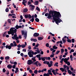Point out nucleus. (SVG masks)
<instances>
[{
	"label": "nucleus",
	"mask_w": 76,
	"mask_h": 76,
	"mask_svg": "<svg viewBox=\"0 0 76 76\" xmlns=\"http://www.w3.org/2000/svg\"><path fill=\"white\" fill-rule=\"evenodd\" d=\"M12 68H13V69H15V68H16V65H14L12 66Z\"/></svg>",
	"instance_id": "13d9d810"
},
{
	"label": "nucleus",
	"mask_w": 76,
	"mask_h": 76,
	"mask_svg": "<svg viewBox=\"0 0 76 76\" xmlns=\"http://www.w3.org/2000/svg\"><path fill=\"white\" fill-rule=\"evenodd\" d=\"M60 50H57L56 53V54H58V53H60Z\"/></svg>",
	"instance_id": "de8ad7c7"
},
{
	"label": "nucleus",
	"mask_w": 76,
	"mask_h": 76,
	"mask_svg": "<svg viewBox=\"0 0 76 76\" xmlns=\"http://www.w3.org/2000/svg\"><path fill=\"white\" fill-rule=\"evenodd\" d=\"M31 59L32 60H33V61H37V60H36L34 58H32Z\"/></svg>",
	"instance_id": "a18cd8bd"
},
{
	"label": "nucleus",
	"mask_w": 76,
	"mask_h": 76,
	"mask_svg": "<svg viewBox=\"0 0 76 76\" xmlns=\"http://www.w3.org/2000/svg\"><path fill=\"white\" fill-rule=\"evenodd\" d=\"M2 70H3V72H4V73L6 71V69H5V68H3Z\"/></svg>",
	"instance_id": "6e6d98bb"
},
{
	"label": "nucleus",
	"mask_w": 76,
	"mask_h": 76,
	"mask_svg": "<svg viewBox=\"0 0 76 76\" xmlns=\"http://www.w3.org/2000/svg\"><path fill=\"white\" fill-rule=\"evenodd\" d=\"M48 72L49 73H50V74H52V72H51V71L50 69H49L48 70Z\"/></svg>",
	"instance_id": "c85d7f7f"
},
{
	"label": "nucleus",
	"mask_w": 76,
	"mask_h": 76,
	"mask_svg": "<svg viewBox=\"0 0 76 76\" xmlns=\"http://www.w3.org/2000/svg\"><path fill=\"white\" fill-rule=\"evenodd\" d=\"M25 18L26 19H27L28 18V15H25Z\"/></svg>",
	"instance_id": "603ef678"
},
{
	"label": "nucleus",
	"mask_w": 76,
	"mask_h": 76,
	"mask_svg": "<svg viewBox=\"0 0 76 76\" xmlns=\"http://www.w3.org/2000/svg\"><path fill=\"white\" fill-rule=\"evenodd\" d=\"M18 38L20 39H22V36L20 35L18 36Z\"/></svg>",
	"instance_id": "e2e57ef3"
},
{
	"label": "nucleus",
	"mask_w": 76,
	"mask_h": 76,
	"mask_svg": "<svg viewBox=\"0 0 76 76\" xmlns=\"http://www.w3.org/2000/svg\"><path fill=\"white\" fill-rule=\"evenodd\" d=\"M38 63H39V61H37L34 62V64H35V65H36V66H37V67H38Z\"/></svg>",
	"instance_id": "4468645a"
},
{
	"label": "nucleus",
	"mask_w": 76,
	"mask_h": 76,
	"mask_svg": "<svg viewBox=\"0 0 76 76\" xmlns=\"http://www.w3.org/2000/svg\"><path fill=\"white\" fill-rule=\"evenodd\" d=\"M51 14L53 20L55 21L56 23L58 25L59 24L58 23L63 22L60 18L61 17V15L60 12L56 11L50 10L48 13V15H51Z\"/></svg>",
	"instance_id": "f257e3e1"
},
{
	"label": "nucleus",
	"mask_w": 76,
	"mask_h": 76,
	"mask_svg": "<svg viewBox=\"0 0 76 76\" xmlns=\"http://www.w3.org/2000/svg\"><path fill=\"white\" fill-rule=\"evenodd\" d=\"M71 41L72 43H74V42H75V39H72Z\"/></svg>",
	"instance_id": "49530a36"
},
{
	"label": "nucleus",
	"mask_w": 76,
	"mask_h": 76,
	"mask_svg": "<svg viewBox=\"0 0 76 76\" xmlns=\"http://www.w3.org/2000/svg\"><path fill=\"white\" fill-rule=\"evenodd\" d=\"M48 67H51V66H53V65H52L51 64H49V65H48Z\"/></svg>",
	"instance_id": "864d4df0"
},
{
	"label": "nucleus",
	"mask_w": 76,
	"mask_h": 76,
	"mask_svg": "<svg viewBox=\"0 0 76 76\" xmlns=\"http://www.w3.org/2000/svg\"><path fill=\"white\" fill-rule=\"evenodd\" d=\"M36 57L37 58H39V57H41V55L40 54H38V55H37L36 56Z\"/></svg>",
	"instance_id": "ea45409f"
},
{
	"label": "nucleus",
	"mask_w": 76,
	"mask_h": 76,
	"mask_svg": "<svg viewBox=\"0 0 76 76\" xmlns=\"http://www.w3.org/2000/svg\"><path fill=\"white\" fill-rule=\"evenodd\" d=\"M58 64V62H56L55 64H54V66H56V67H58V65H57Z\"/></svg>",
	"instance_id": "cd10ccee"
},
{
	"label": "nucleus",
	"mask_w": 76,
	"mask_h": 76,
	"mask_svg": "<svg viewBox=\"0 0 76 76\" xmlns=\"http://www.w3.org/2000/svg\"><path fill=\"white\" fill-rule=\"evenodd\" d=\"M14 65H16V64H17V62L15 61L14 62Z\"/></svg>",
	"instance_id": "338daca9"
},
{
	"label": "nucleus",
	"mask_w": 76,
	"mask_h": 76,
	"mask_svg": "<svg viewBox=\"0 0 76 76\" xmlns=\"http://www.w3.org/2000/svg\"><path fill=\"white\" fill-rule=\"evenodd\" d=\"M39 44H38V43H37V44L35 45L36 47H38V46H39Z\"/></svg>",
	"instance_id": "0e129e2a"
},
{
	"label": "nucleus",
	"mask_w": 76,
	"mask_h": 76,
	"mask_svg": "<svg viewBox=\"0 0 76 76\" xmlns=\"http://www.w3.org/2000/svg\"><path fill=\"white\" fill-rule=\"evenodd\" d=\"M42 73H44V72H47V69L46 68L44 69H42Z\"/></svg>",
	"instance_id": "4be33fe9"
},
{
	"label": "nucleus",
	"mask_w": 76,
	"mask_h": 76,
	"mask_svg": "<svg viewBox=\"0 0 76 76\" xmlns=\"http://www.w3.org/2000/svg\"><path fill=\"white\" fill-rule=\"evenodd\" d=\"M6 34H7V32H4L3 34V37H5V36H6Z\"/></svg>",
	"instance_id": "473e14b6"
},
{
	"label": "nucleus",
	"mask_w": 76,
	"mask_h": 76,
	"mask_svg": "<svg viewBox=\"0 0 76 76\" xmlns=\"http://www.w3.org/2000/svg\"><path fill=\"white\" fill-rule=\"evenodd\" d=\"M10 46H11V47H14V45H13V43H12L10 44Z\"/></svg>",
	"instance_id": "58836bf2"
},
{
	"label": "nucleus",
	"mask_w": 76,
	"mask_h": 76,
	"mask_svg": "<svg viewBox=\"0 0 76 76\" xmlns=\"http://www.w3.org/2000/svg\"><path fill=\"white\" fill-rule=\"evenodd\" d=\"M28 9L27 8H25L23 10V12L24 13H26L28 12Z\"/></svg>",
	"instance_id": "9b49d317"
},
{
	"label": "nucleus",
	"mask_w": 76,
	"mask_h": 76,
	"mask_svg": "<svg viewBox=\"0 0 76 76\" xmlns=\"http://www.w3.org/2000/svg\"><path fill=\"white\" fill-rule=\"evenodd\" d=\"M70 58L71 61H73V57H72V55H71L70 56Z\"/></svg>",
	"instance_id": "a878e982"
},
{
	"label": "nucleus",
	"mask_w": 76,
	"mask_h": 76,
	"mask_svg": "<svg viewBox=\"0 0 76 76\" xmlns=\"http://www.w3.org/2000/svg\"><path fill=\"white\" fill-rule=\"evenodd\" d=\"M36 10H38V11H39V12L40 11V9H39V8L38 7H37L36 8Z\"/></svg>",
	"instance_id": "c756f323"
},
{
	"label": "nucleus",
	"mask_w": 76,
	"mask_h": 76,
	"mask_svg": "<svg viewBox=\"0 0 76 76\" xmlns=\"http://www.w3.org/2000/svg\"><path fill=\"white\" fill-rule=\"evenodd\" d=\"M27 64L28 65H31V64H32V61L31 60H28L27 61Z\"/></svg>",
	"instance_id": "423d86ee"
},
{
	"label": "nucleus",
	"mask_w": 76,
	"mask_h": 76,
	"mask_svg": "<svg viewBox=\"0 0 76 76\" xmlns=\"http://www.w3.org/2000/svg\"><path fill=\"white\" fill-rule=\"evenodd\" d=\"M38 71L37 70H35L34 72V73L35 74H37V73H38Z\"/></svg>",
	"instance_id": "72a5a7b5"
},
{
	"label": "nucleus",
	"mask_w": 76,
	"mask_h": 76,
	"mask_svg": "<svg viewBox=\"0 0 76 76\" xmlns=\"http://www.w3.org/2000/svg\"><path fill=\"white\" fill-rule=\"evenodd\" d=\"M51 72L53 73V74L55 75V76H56L57 75H58V74H59V73L57 72H55V70L54 69H53L52 70Z\"/></svg>",
	"instance_id": "39448f33"
},
{
	"label": "nucleus",
	"mask_w": 76,
	"mask_h": 76,
	"mask_svg": "<svg viewBox=\"0 0 76 76\" xmlns=\"http://www.w3.org/2000/svg\"><path fill=\"white\" fill-rule=\"evenodd\" d=\"M69 59H70V58H69V57H68L67 58H64V60L66 61H68V60H69Z\"/></svg>",
	"instance_id": "c9c22d12"
},
{
	"label": "nucleus",
	"mask_w": 76,
	"mask_h": 76,
	"mask_svg": "<svg viewBox=\"0 0 76 76\" xmlns=\"http://www.w3.org/2000/svg\"><path fill=\"white\" fill-rule=\"evenodd\" d=\"M28 17L29 19H31L32 18V16L30 14L28 15Z\"/></svg>",
	"instance_id": "e433bc0d"
},
{
	"label": "nucleus",
	"mask_w": 76,
	"mask_h": 76,
	"mask_svg": "<svg viewBox=\"0 0 76 76\" xmlns=\"http://www.w3.org/2000/svg\"><path fill=\"white\" fill-rule=\"evenodd\" d=\"M21 47L23 48H24V47H26V45H21Z\"/></svg>",
	"instance_id": "f704fd0d"
},
{
	"label": "nucleus",
	"mask_w": 76,
	"mask_h": 76,
	"mask_svg": "<svg viewBox=\"0 0 76 76\" xmlns=\"http://www.w3.org/2000/svg\"><path fill=\"white\" fill-rule=\"evenodd\" d=\"M11 48H12V47L10 45H9L8 49H9V50H10Z\"/></svg>",
	"instance_id": "052dcab7"
},
{
	"label": "nucleus",
	"mask_w": 76,
	"mask_h": 76,
	"mask_svg": "<svg viewBox=\"0 0 76 76\" xmlns=\"http://www.w3.org/2000/svg\"><path fill=\"white\" fill-rule=\"evenodd\" d=\"M10 58V57H9V56H6L5 58V59L7 60H9Z\"/></svg>",
	"instance_id": "b1692460"
},
{
	"label": "nucleus",
	"mask_w": 76,
	"mask_h": 76,
	"mask_svg": "<svg viewBox=\"0 0 76 76\" xmlns=\"http://www.w3.org/2000/svg\"><path fill=\"white\" fill-rule=\"evenodd\" d=\"M41 60H42V61H45V57H44L43 58L42 57H41Z\"/></svg>",
	"instance_id": "5701e85b"
},
{
	"label": "nucleus",
	"mask_w": 76,
	"mask_h": 76,
	"mask_svg": "<svg viewBox=\"0 0 76 76\" xmlns=\"http://www.w3.org/2000/svg\"><path fill=\"white\" fill-rule=\"evenodd\" d=\"M67 41L68 42H70V43L72 42L71 41V39H67Z\"/></svg>",
	"instance_id": "4c0bfd02"
},
{
	"label": "nucleus",
	"mask_w": 76,
	"mask_h": 76,
	"mask_svg": "<svg viewBox=\"0 0 76 76\" xmlns=\"http://www.w3.org/2000/svg\"><path fill=\"white\" fill-rule=\"evenodd\" d=\"M22 4H23V5H24V6H26V4H25V2L23 1Z\"/></svg>",
	"instance_id": "4d7b16f0"
},
{
	"label": "nucleus",
	"mask_w": 76,
	"mask_h": 76,
	"mask_svg": "<svg viewBox=\"0 0 76 76\" xmlns=\"http://www.w3.org/2000/svg\"><path fill=\"white\" fill-rule=\"evenodd\" d=\"M61 54H63V53L64 52V49H61Z\"/></svg>",
	"instance_id": "2f4dec72"
},
{
	"label": "nucleus",
	"mask_w": 76,
	"mask_h": 76,
	"mask_svg": "<svg viewBox=\"0 0 76 76\" xmlns=\"http://www.w3.org/2000/svg\"><path fill=\"white\" fill-rule=\"evenodd\" d=\"M28 48L29 50H31V46H28Z\"/></svg>",
	"instance_id": "680f3d73"
},
{
	"label": "nucleus",
	"mask_w": 76,
	"mask_h": 76,
	"mask_svg": "<svg viewBox=\"0 0 76 76\" xmlns=\"http://www.w3.org/2000/svg\"><path fill=\"white\" fill-rule=\"evenodd\" d=\"M17 47L18 48H20L21 47V46L20 45V44H19L18 45H17Z\"/></svg>",
	"instance_id": "3c124183"
},
{
	"label": "nucleus",
	"mask_w": 76,
	"mask_h": 76,
	"mask_svg": "<svg viewBox=\"0 0 76 76\" xmlns=\"http://www.w3.org/2000/svg\"><path fill=\"white\" fill-rule=\"evenodd\" d=\"M35 20L37 22H39V20L38 18H36L35 19Z\"/></svg>",
	"instance_id": "6ab92c4d"
},
{
	"label": "nucleus",
	"mask_w": 76,
	"mask_h": 76,
	"mask_svg": "<svg viewBox=\"0 0 76 76\" xmlns=\"http://www.w3.org/2000/svg\"><path fill=\"white\" fill-rule=\"evenodd\" d=\"M10 31H11L12 33V36L14 35V34H16V32H17V29L15 28V27H11L10 28Z\"/></svg>",
	"instance_id": "f03ea898"
},
{
	"label": "nucleus",
	"mask_w": 76,
	"mask_h": 76,
	"mask_svg": "<svg viewBox=\"0 0 76 76\" xmlns=\"http://www.w3.org/2000/svg\"><path fill=\"white\" fill-rule=\"evenodd\" d=\"M43 76H48L47 74V73H44L43 75Z\"/></svg>",
	"instance_id": "774afa93"
},
{
	"label": "nucleus",
	"mask_w": 76,
	"mask_h": 76,
	"mask_svg": "<svg viewBox=\"0 0 76 76\" xmlns=\"http://www.w3.org/2000/svg\"><path fill=\"white\" fill-rule=\"evenodd\" d=\"M33 41L35 42H37V39H34Z\"/></svg>",
	"instance_id": "bf43d9fd"
},
{
	"label": "nucleus",
	"mask_w": 76,
	"mask_h": 76,
	"mask_svg": "<svg viewBox=\"0 0 76 76\" xmlns=\"http://www.w3.org/2000/svg\"><path fill=\"white\" fill-rule=\"evenodd\" d=\"M27 36V33H25L24 34V37L25 38V39H26V37Z\"/></svg>",
	"instance_id": "bb28decb"
},
{
	"label": "nucleus",
	"mask_w": 76,
	"mask_h": 76,
	"mask_svg": "<svg viewBox=\"0 0 76 76\" xmlns=\"http://www.w3.org/2000/svg\"><path fill=\"white\" fill-rule=\"evenodd\" d=\"M16 70L15 71V73L16 74L18 72H19V68L18 67L16 68H15Z\"/></svg>",
	"instance_id": "1a4fd4ad"
},
{
	"label": "nucleus",
	"mask_w": 76,
	"mask_h": 76,
	"mask_svg": "<svg viewBox=\"0 0 76 76\" xmlns=\"http://www.w3.org/2000/svg\"><path fill=\"white\" fill-rule=\"evenodd\" d=\"M29 72L30 73H32L33 72L31 70V69L29 70Z\"/></svg>",
	"instance_id": "5fc2aeb1"
},
{
	"label": "nucleus",
	"mask_w": 76,
	"mask_h": 76,
	"mask_svg": "<svg viewBox=\"0 0 76 76\" xmlns=\"http://www.w3.org/2000/svg\"><path fill=\"white\" fill-rule=\"evenodd\" d=\"M28 55H29V57H33V55L32 54L31 51H30L28 53Z\"/></svg>",
	"instance_id": "0eeeda50"
},
{
	"label": "nucleus",
	"mask_w": 76,
	"mask_h": 76,
	"mask_svg": "<svg viewBox=\"0 0 76 76\" xmlns=\"http://www.w3.org/2000/svg\"><path fill=\"white\" fill-rule=\"evenodd\" d=\"M47 75L48 76H49V75H51V76H53L52 74H50L49 72H48V73L47 74Z\"/></svg>",
	"instance_id": "37998d69"
},
{
	"label": "nucleus",
	"mask_w": 76,
	"mask_h": 76,
	"mask_svg": "<svg viewBox=\"0 0 76 76\" xmlns=\"http://www.w3.org/2000/svg\"><path fill=\"white\" fill-rule=\"evenodd\" d=\"M53 17V16H52V15H48V19H51V18H52Z\"/></svg>",
	"instance_id": "412c9836"
},
{
	"label": "nucleus",
	"mask_w": 76,
	"mask_h": 76,
	"mask_svg": "<svg viewBox=\"0 0 76 76\" xmlns=\"http://www.w3.org/2000/svg\"><path fill=\"white\" fill-rule=\"evenodd\" d=\"M7 67L8 69H11L12 67V66L11 65H8L7 66Z\"/></svg>",
	"instance_id": "dca6fc26"
},
{
	"label": "nucleus",
	"mask_w": 76,
	"mask_h": 76,
	"mask_svg": "<svg viewBox=\"0 0 76 76\" xmlns=\"http://www.w3.org/2000/svg\"><path fill=\"white\" fill-rule=\"evenodd\" d=\"M39 34L38 33H35L33 34V36L34 37H38L39 36Z\"/></svg>",
	"instance_id": "6e6552de"
},
{
	"label": "nucleus",
	"mask_w": 76,
	"mask_h": 76,
	"mask_svg": "<svg viewBox=\"0 0 76 76\" xmlns=\"http://www.w3.org/2000/svg\"><path fill=\"white\" fill-rule=\"evenodd\" d=\"M63 67L64 68H65V69H66V68H67L66 70H67V72L68 73H69V75H72V71L70 70H69V69H70V68H69V66L66 65H63Z\"/></svg>",
	"instance_id": "7ed1b4c3"
},
{
	"label": "nucleus",
	"mask_w": 76,
	"mask_h": 76,
	"mask_svg": "<svg viewBox=\"0 0 76 76\" xmlns=\"http://www.w3.org/2000/svg\"><path fill=\"white\" fill-rule=\"evenodd\" d=\"M29 6L30 7V10H31V11H33L35 9V6L34 5H33L32 4L30 5Z\"/></svg>",
	"instance_id": "20e7f679"
},
{
	"label": "nucleus",
	"mask_w": 76,
	"mask_h": 76,
	"mask_svg": "<svg viewBox=\"0 0 76 76\" xmlns=\"http://www.w3.org/2000/svg\"><path fill=\"white\" fill-rule=\"evenodd\" d=\"M5 11L6 12H8L9 11V8L8 7L5 10Z\"/></svg>",
	"instance_id": "7c9ffc66"
},
{
	"label": "nucleus",
	"mask_w": 76,
	"mask_h": 76,
	"mask_svg": "<svg viewBox=\"0 0 76 76\" xmlns=\"http://www.w3.org/2000/svg\"><path fill=\"white\" fill-rule=\"evenodd\" d=\"M45 58L47 60H51V58L50 57H45Z\"/></svg>",
	"instance_id": "f8f14e48"
},
{
	"label": "nucleus",
	"mask_w": 76,
	"mask_h": 76,
	"mask_svg": "<svg viewBox=\"0 0 76 76\" xmlns=\"http://www.w3.org/2000/svg\"><path fill=\"white\" fill-rule=\"evenodd\" d=\"M15 28L16 29H19V26L18 25H17L15 26Z\"/></svg>",
	"instance_id": "a19ab883"
},
{
	"label": "nucleus",
	"mask_w": 76,
	"mask_h": 76,
	"mask_svg": "<svg viewBox=\"0 0 76 76\" xmlns=\"http://www.w3.org/2000/svg\"><path fill=\"white\" fill-rule=\"evenodd\" d=\"M8 23L10 24H12V22H11V20L10 19H8L7 20Z\"/></svg>",
	"instance_id": "a211bd4d"
},
{
	"label": "nucleus",
	"mask_w": 76,
	"mask_h": 76,
	"mask_svg": "<svg viewBox=\"0 0 76 76\" xmlns=\"http://www.w3.org/2000/svg\"><path fill=\"white\" fill-rule=\"evenodd\" d=\"M53 49H55V50H56V49H57V48H58L56 46V45H54L53 47Z\"/></svg>",
	"instance_id": "aec40b11"
},
{
	"label": "nucleus",
	"mask_w": 76,
	"mask_h": 76,
	"mask_svg": "<svg viewBox=\"0 0 76 76\" xmlns=\"http://www.w3.org/2000/svg\"><path fill=\"white\" fill-rule=\"evenodd\" d=\"M12 38L13 39H16V40H18L19 39V37H16L15 38H14V37H13V36H12Z\"/></svg>",
	"instance_id": "9d476101"
},
{
	"label": "nucleus",
	"mask_w": 76,
	"mask_h": 76,
	"mask_svg": "<svg viewBox=\"0 0 76 76\" xmlns=\"http://www.w3.org/2000/svg\"><path fill=\"white\" fill-rule=\"evenodd\" d=\"M46 47H49V44L48 43H47L46 44Z\"/></svg>",
	"instance_id": "8fccbe9b"
},
{
	"label": "nucleus",
	"mask_w": 76,
	"mask_h": 76,
	"mask_svg": "<svg viewBox=\"0 0 76 76\" xmlns=\"http://www.w3.org/2000/svg\"><path fill=\"white\" fill-rule=\"evenodd\" d=\"M64 63H65L66 64H67V63H68V61H67L64 60Z\"/></svg>",
	"instance_id": "09e8293b"
},
{
	"label": "nucleus",
	"mask_w": 76,
	"mask_h": 76,
	"mask_svg": "<svg viewBox=\"0 0 76 76\" xmlns=\"http://www.w3.org/2000/svg\"><path fill=\"white\" fill-rule=\"evenodd\" d=\"M38 1H36L34 2V4L35 5H38Z\"/></svg>",
	"instance_id": "f3484780"
},
{
	"label": "nucleus",
	"mask_w": 76,
	"mask_h": 76,
	"mask_svg": "<svg viewBox=\"0 0 76 76\" xmlns=\"http://www.w3.org/2000/svg\"><path fill=\"white\" fill-rule=\"evenodd\" d=\"M8 33L9 35H10V34H12V33L11 31V30H10V31H8Z\"/></svg>",
	"instance_id": "2eb2a0df"
},
{
	"label": "nucleus",
	"mask_w": 76,
	"mask_h": 76,
	"mask_svg": "<svg viewBox=\"0 0 76 76\" xmlns=\"http://www.w3.org/2000/svg\"><path fill=\"white\" fill-rule=\"evenodd\" d=\"M49 34H50V35H51L52 37H54V34H52L51 32H50Z\"/></svg>",
	"instance_id": "79ce46f5"
},
{
	"label": "nucleus",
	"mask_w": 76,
	"mask_h": 76,
	"mask_svg": "<svg viewBox=\"0 0 76 76\" xmlns=\"http://www.w3.org/2000/svg\"><path fill=\"white\" fill-rule=\"evenodd\" d=\"M38 40H39V41H41V40L43 39V37H38Z\"/></svg>",
	"instance_id": "ddd939ff"
},
{
	"label": "nucleus",
	"mask_w": 76,
	"mask_h": 76,
	"mask_svg": "<svg viewBox=\"0 0 76 76\" xmlns=\"http://www.w3.org/2000/svg\"><path fill=\"white\" fill-rule=\"evenodd\" d=\"M30 21H31L32 22H34V19H31L30 20Z\"/></svg>",
	"instance_id": "c03bdc74"
},
{
	"label": "nucleus",
	"mask_w": 76,
	"mask_h": 76,
	"mask_svg": "<svg viewBox=\"0 0 76 76\" xmlns=\"http://www.w3.org/2000/svg\"><path fill=\"white\" fill-rule=\"evenodd\" d=\"M17 37V34H15L14 35L13 37H14V38H16V37Z\"/></svg>",
	"instance_id": "69168bd1"
},
{
	"label": "nucleus",
	"mask_w": 76,
	"mask_h": 76,
	"mask_svg": "<svg viewBox=\"0 0 76 76\" xmlns=\"http://www.w3.org/2000/svg\"><path fill=\"white\" fill-rule=\"evenodd\" d=\"M62 39V42L64 44H65L66 43V40H65V39H64V38H63Z\"/></svg>",
	"instance_id": "393cba45"
}]
</instances>
